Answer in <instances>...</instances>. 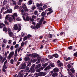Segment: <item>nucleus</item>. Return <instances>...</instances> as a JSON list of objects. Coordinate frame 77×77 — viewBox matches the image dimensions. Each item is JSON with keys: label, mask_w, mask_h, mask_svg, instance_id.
I'll list each match as a JSON object with an SVG mask.
<instances>
[{"label": "nucleus", "mask_w": 77, "mask_h": 77, "mask_svg": "<svg viewBox=\"0 0 77 77\" xmlns=\"http://www.w3.org/2000/svg\"><path fill=\"white\" fill-rule=\"evenodd\" d=\"M14 29L15 30H17L18 29V31H20L21 29V26H19V28L18 27V25L16 24L14 25Z\"/></svg>", "instance_id": "1"}, {"label": "nucleus", "mask_w": 77, "mask_h": 77, "mask_svg": "<svg viewBox=\"0 0 77 77\" xmlns=\"http://www.w3.org/2000/svg\"><path fill=\"white\" fill-rule=\"evenodd\" d=\"M44 20V17H42L41 19L40 20L39 23H40V24L37 23L36 26V29H38V28H39L40 27V26H41V24H42V21Z\"/></svg>", "instance_id": "2"}, {"label": "nucleus", "mask_w": 77, "mask_h": 77, "mask_svg": "<svg viewBox=\"0 0 77 77\" xmlns=\"http://www.w3.org/2000/svg\"><path fill=\"white\" fill-rule=\"evenodd\" d=\"M14 54V52L12 51L10 52L9 56H8V59H9V60H10L11 59V57L13 56Z\"/></svg>", "instance_id": "3"}, {"label": "nucleus", "mask_w": 77, "mask_h": 77, "mask_svg": "<svg viewBox=\"0 0 77 77\" xmlns=\"http://www.w3.org/2000/svg\"><path fill=\"white\" fill-rule=\"evenodd\" d=\"M7 60H6L4 63L3 67L2 69V71L4 72H5L6 71V70H5V69H7V67L5 66V64L7 63Z\"/></svg>", "instance_id": "4"}, {"label": "nucleus", "mask_w": 77, "mask_h": 77, "mask_svg": "<svg viewBox=\"0 0 77 77\" xmlns=\"http://www.w3.org/2000/svg\"><path fill=\"white\" fill-rule=\"evenodd\" d=\"M38 73H36V75H38V76H44L45 75V74L43 72H39L38 74Z\"/></svg>", "instance_id": "5"}, {"label": "nucleus", "mask_w": 77, "mask_h": 77, "mask_svg": "<svg viewBox=\"0 0 77 77\" xmlns=\"http://www.w3.org/2000/svg\"><path fill=\"white\" fill-rule=\"evenodd\" d=\"M57 64L58 66H62L63 65L62 63H60V61L59 60L57 61Z\"/></svg>", "instance_id": "6"}, {"label": "nucleus", "mask_w": 77, "mask_h": 77, "mask_svg": "<svg viewBox=\"0 0 77 77\" xmlns=\"http://www.w3.org/2000/svg\"><path fill=\"white\" fill-rule=\"evenodd\" d=\"M18 16V14L17 13H15L13 15L11 16V17H12L14 20H15L16 17H17Z\"/></svg>", "instance_id": "7"}, {"label": "nucleus", "mask_w": 77, "mask_h": 77, "mask_svg": "<svg viewBox=\"0 0 77 77\" xmlns=\"http://www.w3.org/2000/svg\"><path fill=\"white\" fill-rule=\"evenodd\" d=\"M23 19L25 21H29V20H30V17H29L28 16L26 17V18H25V17H24V16L23 17Z\"/></svg>", "instance_id": "8"}, {"label": "nucleus", "mask_w": 77, "mask_h": 77, "mask_svg": "<svg viewBox=\"0 0 77 77\" xmlns=\"http://www.w3.org/2000/svg\"><path fill=\"white\" fill-rule=\"evenodd\" d=\"M5 14H7V13H9V14H11L12 13V9H8L5 12Z\"/></svg>", "instance_id": "9"}, {"label": "nucleus", "mask_w": 77, "mask_h": 77, "mask_svg": "<svg viewBox=\"0 0 77 77\" xmlns=\"http://www.w3.org/2000/svg\"><path fill=\"white\" fill-rule=\"evenodd\" d=\"M51 69V67L50 66H48L45 69V71H47L48 69Z\"/></svg>", "instance_id": "10"}, {"label": "nucleus", "mask_w": 77, "mask_h": 77, "mask_svg": "<svg viewBox=\"0 0 77 77\" xmlns=\"http://www.w3.org/2000/svg\"><path fill=\"white\" fill-rule=\"evenodd\" d=\"M57 75H58V74L56 72H54L52 74L53 77H56Z\"/></svg>", "instance_id": "11"}, {"label": "nucleus", "mask_w": 77, "mask_h": 77, "mask_svg": "<svg viewBox=\"0 0 77 77\" xmlns=\"http://www.w3.org/2000/svg\"><path fill=\"white\" fill-rule=\"evenodd\" d=\"M8 3V1L7 0H4L3 2V6H5L7 3Z\"/></svg>", "instance_id": "12"}, {"label": "nucleus", "mask_w": 77, "mask_h": 77, "mask_svg": "<svg viewBox=\"0 0 77 77\" xmlns=\"http://www.w3.org/2000/svg\"><path fill=\"white\" fill-rule=\"evenodd\" d=\"M29 72L30 71L31 72H35V69L32 68H31L30 70L29 71Z\"/></svg>", "instance_id": "13"}, {"label": "nucleus", "mask_w": 77, "mask_h": 77, "mask_svg": "<svg viewBox=\"0 0 77 77\" xmlns=\"http://www.w3.org/2000/svg\"><path fill=\"white\" fill-rule=\"evenodd\" d=\"M5 26V25L2 23H0V27H4Z\"/></svg>", "instance_id": "14"}, {"label": "nucleus", "mask_w": 77, "mask_h": 77, "mask_svg": "<svg viewBox=\"0 0 77 77\" xmlns=\"http://www.w3.org/2000/svg\"><path fill=\"white\" fill-rule=\"evenodd\" d=\"M14 19L11 17H10L9 18L8 20L9 22H11L13 21Z\"/></svg>", "instance_id": "15"}, {"label": "nucleus", "mask_w": 77, "mask_h": 77, "mask_svg": "<svg viewBox=\"0 0 77 77\" xmlns=\"http://www.w3.org/2000/svg\"><path fill=\"white\" fill-rule=\"evenodd\" d=\"M8 34L10 37H12V36L14 35V33L12 32H11L8 33Z\"/></svg>", "instance_id": "16"}, {"label": "nucleus", "mask_w": 77, "mask_h": 77, "mask_svg": "<svg viewBox=\"0 0 77 77\" xmlns=\"http://www.w3.org/2000/svg\"><path fill=\"white\" fill-rule=\"evenodd\" d=\"M59 70V69L58 68H56L54 69V72H57Z\"/></svg>", "instance_id": "17"}, {"label": "nucleus", "mask_w": 77, "mask_h": 77, "mask_svg": "<svg viewBox=\"0 0 77 77\" xmlns=\"http://www.w3.org/2000/svg\"><path fill=\"white\" fill-rule=\"evenodd\" d=\"M3 31H4L5 32H6L8 31V29H7L6 27H5L3 28Z\"/></svg>", "instance_id": "18"}, {"label": "nucleus", "mask_w": 77, "mask_h": 77, "mask_svg": "<svg viewBox=\"0 0 77 77\" xmlns=\"http://www.w3.org/2000/svg\"><path fill=\"white\" fill-rule=\"evenodd\" d=\"M54 57H55L56 58H58L59 57V55L57 54H55L53 55Z\"/></svg>", "instance_id": "19"}, {"label": "nucleus", "mask_w": 77, "mask_h": 77, "mask_svg": "<svg viewBox=\"0 0 77 77\" xmlns=\"http://www.w3.org/2000/svg\"><path fill=\"white\" fill-rule=\"evenodd\" d=\"M9 17H10V15L8 14L6 15V17H5V20H7V19L9 18Z\"/></svg>", "instance_id": "20"}, {"label": "nucleus", "mask_w": 77, "mask_h": 77, "mask_svg": "<svg viewBox=\"0 0 77 77\" xmlns=\"http://www.w3.org/2000/svg\"><path fill=\"white\" fill-rule=\"evenodd\" d=\"M26 64L23 63V64L22 66V68H23V69L25 68H26Z\"/></svg>", "instance_id": "21"}, {"label": "nucleus", "mask_w": 77, "mask_h": 77, "mask_svg": "<svg viewBox=\"0 0 77 77\" xmlns=\"http://www.w3.org/2000/svg\"><path fill=\"white\" fill-rule=\"evenodd\" d=\"M12 3L13 5H17V2L15 1H12Z\"/></svg>", "instance_id": "22"}, {"label": "nucleus", "mask_w": 77, "mask_h": 77, "mask_svg": "<svg viewBox=\"0 0 77 77\" xmlns=\"http://www.w3.org/2000/svg\"><path fill=\"white\" fill-rule=\"evenodd\" d=\"M27 8V7L26 6V5L22 4V8L23 9H25V8Z\"/></svg>", "instance_id": "23"}, {"label": "nucleus", "mask_w": 77, "mask_h": 77, "mask_svg": "<svg viewBox=\"0 0 77 77\" xmlns=\"http://www.w3.org/2000/svg\"><path fill=\"white\" fill-rule=\"evenodd\" d=\"M37 6V7H39V6H42V4H38L37 3L36 4Z\"/></svg>", "instance_id": "24"}, {"label": "nucleus", "mask_w": 77, "mask_h": 77, "mask_svg": "<svg viewBox=\"0 0 77 77\" xmlns=\"http://www.w3.org/2000/svg\"><path fill=\"white\" fill-rule=\"evenodd\" d=\"M6 42H7V40L5 39H4L2 42L3 44H6Z\"/></svg>", "instance_id": "25"}, {"label": "nucleus", "mask_w": 77, "mask_h": 77, "mask_svg": "<svg viewBox=\"0 0 77 77\" xmlns=\"http://www.w3.org/2000/svg\"><path fill=\"white\" fill-rule=\"evenodd\" d=\"M28 5H32V1L31 0H30V1L28 2Z\"/></svg>", "instance_id": "26"}, {"label": "nucleus", "mask_w": 77, "mask_h": 77, "mask_svg": "<svg viewBox=\"0 0 77 77\" xmlns=\"http://www.w3.org/2000/svg\"><path fill=\"white\" fill-rule=\"evenodd\" d=\"M5 24H6V25H7V26H8V25H9V22H8L7 20H5Z\"/></svg>", "instance_id": "27"}, {"label": "nucleus", "mask_w": 77, "mask_h": 77, "mask_svg": "<svg viewBox=\"0 0 77 77\" xmlns=\"http://www.w3.org/2000/svg\"><path fill=\"white\" fill-rule=\"evenodd\" d=\"M48 65V64L45 63L44 64H43L42 66H43L44 67V68H45V66H47V65Z\"/></svg>", "instance_id": "28"}, {"label": "nucleus", "mask_w": 77, "mask_h": 77, "mask_svg": "<svg viewBox=\"0 0 77 77\" xmlns=\"http://www.w3.org/2000/svg\"><path fill=\"white\" fill-rule=\"evenodd\" d=\"M0 62H2V61L3 60V57H2V55H0Z\"/></svg>", "instance_id": "29"}, {"label": "nucleus", "mask_w": 77, "mask_h": 77, "mask_svg": "<svg viewBox=\"0 0 77 77\" xmlns=\"http://www.w3.org/2000/svg\"><path fill=\"white\" fill-rule=\"evenodd\" d=\"M18 47H19V45L18 44H16L14 46V48H18Z\"/></svg>", "instance_id": "30"}, {"label": "nucleus", "mask_w": 77, "mask_h": 77, "mask_svg": "<svg viewBox=\"0 0 77 77\" xmlns=\"http://www.w3.org/2000/svg\"><path fill=\"white\" fill-rule=\"evenodd\" d=\"M71 59H72L71 58L69 57L66 59V61H67V60H71Z\"/></svg>", "instance_id": "31"}, {"label": "nucleus", "mask_w": 77, "mask_h": 77, "mask_svg": "<svg viewBox=\"0 0 77 77\" xmlns=\"http://www.w3.org/2000/svg\"><path fill=\"white\" fill-rule=\"evenodd\" d=\"M8 33H11V32H12V31H11V29L10 28H8Z\"/></svg>", "instance_id": "32"}, {"label": "nucleus", "mask_w": 77, "mask_h": 77, "mask_svg": "<svg viewBox=\"0 0 77 77\" xmlns=\"http://www.w3.org/2000/svg\"><path fill=\"white\" fill-rule=\"evenodd\" d=\"M42 16H45V13L44 12H43L41 14Z\"/></svg>", "instance_id": "33"}, {"label": "nucleus", "mask_w": 77, "mask_h": 77, "mask_svg": "<svg viewBox=\"0 0 77 77\" xmlns=\"http://www.w3.org/2000/svg\"><path fill=\"white\" fill-rule=\"evenodd\" d=\"M19 6L18 5H16L15 6H14V9H17L18 8H19Z\"/></svg>", "instance_id": "34"}, {"label": "nucleus", "mask_w": 77, "mask_h": 77, "mask_svg": "<svg viewBox=\"0 0 77 77\" xmlns=\"http://www.w3.org/2000/svg\"><path fill=\"white\" fill-rule=\"evenodd\" d=\"M38 14V12L37 11H35L34 13V14L35 15H37Z\"/></svg>", "instance_id": "35"}, {"label": "nucleus", "mask_w": 77, "mask_h": 77, "mask_svg": "<svg viewBox=\"0 0 77 77\" xmlns=\"http://www.w3.org/2000/svg\"><path fill=\"white\" fill-rule=\"evenodd\" d=\"M70 71H72V72H74L75 71V70L74 69V68H73L70 69Z\"/></svg>", "instance_id": "36"}, {"label": "nucleus", "mask_w": 77, "mask_h": 77, "mask_svg": "<svg viewBox=\"0 0 77 77\" xmlns=\"http://www.w3.org/2000/svg\"><path fill=\"white\" fill-rule=\"evenodd\" d=\"M10 49H11V51H12V50H14V46H11L10 48Z\"/></svg>", "instance_id": "37"}, {"label": "nucleus", "mask_w": 77, "mask_h": 77, "mask_svg": "<svg viewBox=\"0 0 77 77\" xmlns=\"http://www.w3.org/2000/svg\"><path fill=\"white\" fill-rule=\"evenodd\" d=\"M10 62L12 64H13V63H14V60L11 59L10 60Z\"/></svg>", "instance_id": "38"}, {"label": "nucleus", "mask_w": 77, "mask_h": 77, "mask_svg": "<svg viewBox=\"0 0 77 77\" xmlns=\"http://www.w3.org/2000/svg\"><path fill=\"white\" fill-rule=\"evenodd\" d=\"M27 38H27V36H25L23 38V41H26V40H27Z\"/></svg>", "instance_id": "39"}, {"label": "nucleus", "mask_w": 77, "mask_h": 77, "mask_svg": "<svg viewBox=\"0 0 77 77\" xmlns=\"http://www.w3.org/2000/svg\"><path fill=\"white\" fill-rule=\"evenodd\" d=\"M28 59H29L28 57H26L24 58V60L25 61H27L28 60Z\"/></svg>", "instance_id": "40"}, {"label": "nucleus", "mask_w": 77, "mask_h": 77, "mask_svg": "<svg viewBox=\"0 0 77 77\" xmlns=\"http://www.w3.org/2000/svg\"><path fill=\"white\" fill-rule=\"evenodd\" d=\"M17 44V41H14V42L13 43V45H15V44Z\"/></svg>", "instance_id": "41"}, {"label": "nucleus", "mask_w": 77, "mask_h": 77, "mask_svg": "<svg viewBox=\"0 0 77 77\" xmlns=\"http://www.w3.org/2000/svg\"><path fill=\"white\" fill-rule=\"evenodd\" d=\"M50 65L51 67H54V66H55L54 65V63H51Z\"/></svg>", "instance_id": "42"}, {"label": "nucleus", "mask_w": 77, "mask_h": 77, "mask_svg": "<svg viewBox=\"0 0 77 77\" xmlns=\"http://www.w3.org/2000/svg\"><path fill=\"white\" fill-rule=\"evenodd\" d=\"M31 36H32V35H31L30 34H28L27 35V38H30V37H31Z\"/></svg>", "instance_id": "43"}, {"label": "nucleus", "mask_w": 77, "mask_h": 77, "mask_svg": "<svg viewBox=\"0 0 77 77\" xmlns=\"http://www.w3.org/2000/svg\"><path fill=\"white\" fill-rule=\"evenodd\" d=\"M30 20L31 21H32V22H33V21H34V19L32 18H31V17H30Z\"/></svg>", "instance_id": "44"}, {"label": "nucleus", "mask_w": 77, "mask_h": 77, "mask_svg": "<svg viewBox=\"0 0 77 77\" xmlns=\"http://www.w3.org/2000/svg\"><path fill=\"white\" fill-rule=\"evenodd\" d=\"M4 10H5V7H3L2 8L1 12H3V11H4Z\"/></svg>", "instance_id": "45"}, {"label": "nucleus", "mask_w": 77, "mask_h": 77, "mask_svg": "<svg viewBox=\"0 0 77 77\" xmlns=\"http://www.w3.org/2000/svg\"><path fill=\"white\" fill-rule=\"evenodd\" d=\"M68 68L69 69L71 67V66L70 64H68L67 65Z\"/></svg>", "instance_id": "46"}, {"label": "nucleus", "mask_w": 77, "mask_h": 77, "mask_svg": "<svg viewBox=\"0 0 77 77\" xmlns=\"http://www.w3.org/2000/svg\"><path fill=\"white\" fill-rule=\"evenodd\" d=\"M17 56H18V54H14V60H15L16 57H17Z\"/></svg>", "instance_id": "47"}, {"label": "nucleus", "mask_w": 77, "mask_h": 77, "mask_svg": "<svg viewBox=\"0 0 77 77\" xmlns=\"http://www.w3.org/2000/svg\"><path fill=\"white\" fill-rule=\"evenodd\" d=\"M32 18H34V19H35V18H36V17L35 16V15H33L32 16Z\"/></svg>", "instance_id": "48"}, {"label": "nucleus", "mask_w": 77, "mask_h": 77, "mask_svg": "<svg viewBox=\"0 0 77 77\" xmlns=\"http://www.w3.org/2000/svg\"><path fill=\"white\" fill-rule=\"evenodd\" d=\"M24 11H26V12L27 11H29V10L27 9V7H26V8H24Z\"/></svg>", "instance_id": "49"}, {"label": "nucleus", "mask_w": 77, "mask_h": 77, "mask_svg": "<svg viewBox=\"0 0 77 77\" xmlns=\"http://www.w3.org/2000/svg\"><path fill=\"white\" fill-rule=\"evenodd\" d=\"M6 57H4L3 59V60H2V63H3V62L5 60H6Z\"/></svg>", "instance_id": "50"}, {"label": "nucleus", "mask_w": 77, "mask_h": 77, "mask_svg": "<svg viewBox=\"0 0 77 77\" xmlns=\"http://www.w3.org/2000/svg\"><path fill=\"white\" fill-rule=\"evenodd\" d=\"M32 56L33 57H37V56H38V55L35 54H33Z\"/></svg>", "instance_id": "51"}, {"label": "nucleus", "mask_w": 77, "mask_h": 77, "mask_svg": "<svg viewBox=\"0 0 77 77\" xmlns=\"http://www.w3.org/2000/svg\"><path fill=\"white\" fill-rule=\"evenodd\" d=\"M11 43H12V40H9V41L8 42V44H11Z\"/></svg>", "instance_id": "52"}, {"label": "nucleus", "mask_w": 77, "mask_h": 77, "mask_svg": "<svg viewBox=\"0 0 77 77\" xmlns=\"http://www.w3.org/2000/svg\"><path fill=\"white\" fill-rule=\"evenodd\" d=\"M35 66V64L32 65L31 66V68L34 69V68Z\"/></svg>", "instance_id": "53"}, {"label": "nucleus", "mask_w": 77, "mask_h": 77, "mask_svg": "<svg viewBox=\"0 0 77 77\" xmlns=\"http://www.w3.org/2000/svg\"><path fill=\"white\" fill-rule=\"evenodd\" d=\"M47 8V6L46 5H44L43 7V9H45Z\"/></svg>", "instance_id": "54"}, {"label": "nucleus", "mask_w": 77, "mask_h": 77, "mask_svg": "<svg viewBox=\"0 0 77 77\" xmlns=\"http://www.w3.org/2000/svg\"><path fill=\"white\" fill-rule=\"evenodd\" d=\"M16 19L17 21H21V19H20L19 18H16Z\"/></svg>", "instance_id": "55"}, {"label": "nucleus", "mask_w": 77, "mask_h": 77, "mask_svg": "<svg viewBox=\"0 0 77 77\" xmlns=\"http://www.w3.org/2000/svg\"><path fill=\"white\" fill-rule=\"evenodd\" d=\"M5 56L6 57H7V56H8V55H7V52H5Z\"/></svg>", "instance_id": "56"}, {"label": "nucleus", "mask_w": 77, "mask_h": 77, "mask_svg": "<svg viewBox=\"0 0 77 77\" xmlns=\"http://www.w3.org/2000/svg\"><path fill=\"white\" fill-rule=\"evenodd\" d=\"M53 11H51V12H48L47 13V15H49V14H50Z\"/></svg>", "instance_id": "57"}, {"label": "nucleus", "mask_w": 77, "mask_h": 77, "mask_svg": "<svg viewBox=\"0 0 77 77\" xmlns=\"http://www.w3.org/2000/svg\"><path fill=\"white\" fill-rule=\"evenodd\" d=\"M77 56V52L75 53L74 54V56Z\"/></svg>", "instance_id": "58"}, {"label": "nucleus", "mask_w": 77, "mask_h": 77, "mask_svg": "<svg viewBox=\"0 0 77 77\" xmlns=\"http://www.w3.org/2000/svg\"><path fill=\"white\" fill-rule=\"evenodd\" d=\"M21 2H18V3H17V4L18 5H21Z\"/></svg>", "instance_id": "59"}, {"label": "nucleus", "mask_w": 77, "mask_h": 77, "mask_svg": "<svg viewBox=\"0 0 77 77\" xmlns=\"http://www.w3.org/2000/svg\"><path fill=\"white\" fill-rule=\"evenodd\" d=\"M37 72H40L41 71V70H40V69H37Z\"/></svg>", "instance_id": "60"}, {"label": "nucleus", "mask_w": 77, "mask_h": 77, "mask_svg": "<svg viewBox=\"0 0 77 77\" xmlns=\"http://www.w3.org/2000/svg\"><path fill=\"white\" fill-rule=\"evenodd\" d=\"M17 51H18V50L17 49L15 51V54H17Z\"/></svg>", "instance_id": "61"}, {"label": "nucleus", "mask_w": 77, "mask_h": 77, "mask_svg": "<svg viewBox=\"0 0 77 77\" xmlns=\"http://www.w3.org/2000/svg\"><path fill=\"white\" fill-rule=\"evenodd\" d=\"M23 15H24V16H27V15H28V14H27V13H25L23 14Z\"/></svg>", "instance_id": "62"}, {"label": "nucleus", "mask_w": 77, "mask_h": 77, "mask_svg": "<svg viewBox=\"0 0 77 77\" xmlns=\"http://www.w3.org/2000/svg\"><path fill=\"white\" fill-rule=\"evenodd\" d=\"M24 45V43L23 42H22L21 44V46H23Z\"/></svg>", "instance_id": "63"}, {"label": "nucleus", "mask_w": 77, "mask_h": 77, "mask_svg": "<svg viewBox=\"0 0 77 77\" xmlns=\"http://www.w3.org/2000/svg\"><path fill=\"white\" fill-rule=\"evenodd\" d=\"M7 48H10V46L9 45H7V47H6Z\"/></svg>", "instance_id": "64"}]
</instances>
